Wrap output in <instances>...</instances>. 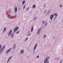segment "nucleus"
Returning <instances> with one entry per match:
<instances>
[{
  "label": "nucleus",
  "instance_id": "nucleus-1",
  "mask_svg": "<svg viewBox=\"0 0 63 63\" xmlns=\"http://www.w3.org/2000/svg\"><path fill=\"white\" fill-rule=\"evenodd\" d=\"M49 58V57L46 58L44 60V63H49V61H48Z\"/></svg>",
  "mask_w": 63,
  "mask_h": 63
},
{
  "label": "nucleus",
  "instance_id": "nucleus-2",
  "mask_svg": "<svg viewBox=\"0 0 63 63\" xmlns=\"http://www.w3.org/2000/svg\"><path fill=\"white\" fill-rule=\"evenodd\" d=\"M12 48H9L8 50L5 51L6 54H8V53L10 52V51L12 50Z\"/></svg>",
  "mask_w": 63,
  "mask_h": 63
},
{
  "label": "nucleus",
  "instance_id": "nucleus-3",
  "mask_svg": "<svg viewBox=\"0 0 63 63\" xmlns=\"http://www.w3.org/2000/svg\"><path fill=\"white\" fill-rule=\"evenodd\" d=\"M5 47V46H4L0 50V53H1V52H3L4 50V49Z\"/></svg>",
  "mask_w": 63,
  "mask_h": 63
},
{
  "label": "nucleus",
  "instance_id": "nucleus-4",
  "mask_svg": "<svg viewBox=\"0 0 63 63\" xmlns=\"http://www.w3.org/2000/svg\"><path fill=\"white\" fill-rule=\"evenodd\" d=\"M54 16V15L53 14H52L51 15H50V18L51 19V20H52V19H53V18Z\"/></svg>",
  "mask_w": 63,
  "mask_h": 63
},
{
  "label": "nucleus",
  "instance_id": "nucleus-5",
  "mask_svg": "<svg viewBox=\"0 0 63 63\" xmlns=\"http://www.w3.org/2000/svg\"><path fill=\"white\" fill-rule=\"evenodd\" d=\"M12 30H11L10 31V32L8 33V36H10L12 34Z\"/></svg>",
  "mask_w": 63,
  "mask_h": 63
},
{
  "label": "nucleus",
  "instance_id": "nucleus-6",
  "mask_svg": "<svg viewBox=\"0 0 63 63\" xmlns=\"http://www.w3.org/2000/svg\"><path fill=\"white\" fill-rule=\"evenodd\" d=\"M17 7H16L15 8V9H14V12L15 13H16L17 12Z\"/></svg>",
  "mask_w": 63,
  "mask_h": 63
},
{
  "label": "nucleus",
  "instance_id": "nucleus-7",
  "mask_svg": "<svg viewBox=\"0 0 63 63\" xmlns=\"http://www.w3.org/2000/svg\"><path fill=\"white\" fill-rule=\"evenodd\" d=\"M24 51L23 50H21L20 51V53L21 54H22V53H24Z\"/></svg>",
  "mask_w": 63,
  "mask_h": 63
},
{
  "label": "nucleus",
  "instance_id": "nucleus-8",
  "mask_svg": "<svg viewBox=\"0 0 63 63\" xmlns=\"http://www.w3.org/2000/svg\"><path fill=\"white\" fill-rule=\"evenodd\" d=\"M13 37H14V32L12 33L11 35V38H13Z\"/></svg>",
  "mask_w": 63,
  "mask_h": 63
},
{
  "label": "nucleus",
  "instance_id": "nucleus-9",
  "mask_svg": "<svg viewBox=\"0 0 63 63\" xmlns=\"http://www.w3.org/2000/svg\"><path fill=\"white\" fill-rule=\"evenodd\" d=\"M7 17H8V18H9V19H12V17H11L10 16H7Z\"/></svg>",
  "mask_w": 63,
  "mask_h": 63
},
{
  "label": "nucleus",
  "instance_id": "nucleus-10",
  "mask_svg": "<svg viewBox=\"0 0 63 63\" xmlns=\"http://www.w3.org/2000/svg\"><path fill=\"white\" fill-rule=\"evenodd\" d=\"M7 29H6V28H5L3 29V33H4L6 31V30Z\"/></svg>",
  "mask_w": 63,
  "mask_h": 63
},
{
  "label": "nucleus",
  "instance_id": "nucleus-11",
  "mask_svg": "<svg viewBox=\"0 0 63 63\" xmlns=\"http://www.w3.org/2000/svg\"><path fill=\"white\" fill-rule=\"evenodd\" d=\"M15 29H16V31H17L18 29V27H16L15 28Z\"/></svg>",
  "mask_w": 63,
  "mask_h": 63
},
{
  "label": "nucleus",
  "instance_id": "nucleus-12",
  "mask_svg": "<svg viewBox=\"0 0 63 63\" xmlns=\"http://www.w3.org/2000/svg\"><path fill=\"white\" fill-rule=\"evenodd\" d=\"M28 36H29L30 35H31V33H30V32H29L28 33Z\"/></svg>",
  "mask_w": 63,
  "mask_h": 63
},
{
  "label": "nucleus",
  "instance_id": "nucleus-13",
  "mask_svg": "<svg viewBox=\"0 0 63 63\" xmlns=\"http://www.w3.org/2000/svg\"><path fill=\"white\" fill-rule=\"evenodd\" d=\"M11 10H10V9H9L8 10V12L9 14H10L11 13Z\"/></svg>",
  "mask_w": 63,
  "mask_h": 63
},
{
  "label": "nucleus",
  "instance_id": "nucleus-14",
  "mask_svg": "<svg viewBox=\"0 0 63 63\" xmlns=\"http://www.w3.org/2000/svg\"><path fill=\"white\" fill-rule=\"evenodd\" d=\"M33 28H34V27L33 26H32L31 29V32H32V31H33Z\"/></svg>",
  "mask_w": 63,
  "mask_h": 63
},
{
  "label": "nucleus",
  "instance_id": "nucleus-15",
  "mask_svg": "<svg viewBox=\"0 0 63 63\" xmlns=\"http://www.w3.org/2000/svg\"><path fill=\"white\" fill-rule=\"evenodd\" d=\"M37 44H36L35 46L34 47V50H35V48H36V47H37Z\"/></svg>",
  "mask_w": 63,
  "mask_h": 63
},
{
  "label": "nucleus",
  "instance_id": "nucleus-16",
  "mask_svg": "<svg viewBox=\"0 0 63 63\" xmlns=\"http://www.w3.org/2000/svg\"><path fill=\"white\" fill-rule=\"evenodd\" d=\"M36 7V5L34 4L32 6V8H35Z\"/></svg>",
  "mask_w": 63,
  "mask_h": 63
},
{
  "label": "nucleus",
  "instance_id": "nucleus-17",
  "mask_svg": "<svg viewBox=\"0 0 63 63\" xmlns=\"http://www.w3.org/2000/svg\"><path fill=\"white\" fill-rule=\"evenodd\" d=\"M47 22H46L45 23V26H47Z\"/></svg>",
  "mask_w": 63,
  "mask_h": 63
},
{
  "label": "nucleus",
  "instance_id": "nucleus-18",
  "mask_svg": "<svg viewBox=\"0 0 63 63\" xmlns=\"http://www.w3.org/2000/svg\"><path fill=\"white\" fill-rule=\"evenodd\" d=\"M25 0H24L22 2V4L23 5V4H24L25 3Z\"/></svg>",
  "mask_w": 63,
  "mask_h": 63
},
{
  "label": "nucleus",
  "instance_id": "nucleus-19",
  "mask_svg": "<svg viewBox=\"0 0 63 63\" xmlns=\"http://www.w3.org/2000/svg\"><path fill=\"white\" fill-rule=\"evenodd\" d=\"M50 10H49V11H48L47 12V15H48V14H49V13L50 12Z\"/></svg>",
  "mask_w": 63,
  "mask_h": 63
},
{
  "label": "nucleus",
  "instance_id": "nucleus-20",
  "mask_svg": "<svg viewBox=\"0 0 63 63\" xmlns=\"http://www.w3.org/2000/svg\"><path fill=\"white\" fill-rule=\"evenodd\" d=\"M40 32L38 31L37 33V35H39V34L40 33Z\"/></svg>",
  "mask_w": 63,
  "mask_h": 63
},
{
  "label": "nucleus",
  "instance_id": "nucleus-21",
  "mask_svg": "<svg viewBox=\"0 0 63 63\" xmlns=\"http://www.w3.org/2000/svg\"><path fill=\"white\" fill-rule=\"evenodd\" d=\"M56 18H57V17H56V16H55L54 18V19L53 21H55V20Z\"/></svg>",
  "mask_w": 63,
  "mask_h": 63
},
{
  "label": "nucleus",
  "instance_id": "nucleus-22",
  "mask_svg": "<svg viewBox=\"0 0 63 63\" xmlns=\"http://www.w3.org/2000/svg\"><path fill=\"white\" fill-rule=\"evenodd\" d=\"M46 35H44L43 37V39H44L45 38H46Z\"/></svg>",
  "mask_w": 63,
  "mask_h": 63
},
{
  "label": "nucleus",
  "instance_id": "nucleus-23",
  "mask_svg": "<svg viewBox=\"0 0 63 63\" xmlns=\"http://www.w3.org/2000/svg\"><path fill=\"white\" fill-rule=\"evenodd\" d=\"M41 29H40L38 31L40 32H41Z\"/></svg>",
  "mask_w": 63,
  "mask_h": 63
},
{
  "label": "nucleus",
  "instance_id": "nucleus-24",
  "mask_svg": "<svg viewBox=\"0 0 63 63\" xmlns=\"http://www.w3.org/2000/svg\"><path fill=\"white\" fill-rule=\"evenodd\" d=\"M19 33V31H18L16 33V34H18V33Z\"/></svg>",
  "mask_w": 63,
  "mask_h": 63
},
{
  "label": "nucleus",
  "instance_id": "nucleus-25",
  "mask_svg": "<svg viewBox=\"0 0 63 63\" xmlns=\"http://www.w3.org/2000/svg\"><path fill=\"white\" fill-rule=\"evenodd\" d=\"M28 37L25 40V42H26V41H27V40H28Z\"/></svg>",
  "mask_w": 63,
  "mask_h": 63
},
{
  "label": "nucleus",
  "instance_id": "nucleus-26",
  "mask_svg": "<svg viewBox=\"0 0 63 63\" xmlns=\"http://www.w3.org/2000/svg\"><path fill=\"white\" fill-rule=\"evenodd\" d=\"M16 31V29H15V28L14 30H13V31L14 32H16V31Z\"/></svg>",
  "mask_w": 63,
  "mask_h": 63
},
{
  "label": "nucleus",
  "instance_id": "nucleus-27",
  "mask_svg": "<svg viewBox=\"0 0 63 63\" xmlns=\"http://www.w3.org/2000/svg\"><path fill=\"white\" fill-rule=\"evenodd\" d=\"M29 9V7H28L27 9H26V10L27 11H28V10Z\"/></svg>",
  "mask_w": 63,
  "mask_h": 63
},
{
  "label": "nucleus",
  "instance_id": "nucleus-28",
  "mask_svg": "<svg viewBox=\"0 0 63 63\" xmlns=\"http://www.w3.org/2000/svg\"><path fill=\"white\" fill-rule=\"evenodd\" d=\"M12 57V56H11V57H10L9 58V59H9V60H11V58Z\"/></svg>",
  "mask_w": 63,
  "mask_h": 63
},
{
  "label": "nucleus",
  "instance_id": "nucleus-29",
  "mask_svg": "<svg viewBox=\"0 0 63 63\" xmlns=\"http://www.w3.org/2000/svg\"><path fill=\"white\" fill-rule=\"evenodd\" d=\"M36 17H37L36 16L35 17L33 18V20H35V19H36Z\"/></svg>",
  "mask_w": 63,
  "mask_h": 63
},
{
  "label": "nucleus",
  "instance_id": "nucleus-30",
  "mask_svg": "<svg viewBox=\"0 0 63 63\" xmlns=\"http://www.w3.org/2000/svg\"><path fill=\"white\" fill-rule=\"evenodd\" d=\"M10 60H9V59H8L7 61V63H8V62H9Z\"/></svg>",
  "mask_w": 63,
  "mask_h": 63
},
{
  "label": "nucleus",
  "instance_id": "nucleus-31",
  "mask_svg": "<svg viewBox=\"0 0 63 63\" xmlns=\"http://www.w3.org/2000/svg\"><path fill=\"white\" fill-rule=\"evenodd\" d=\"M26 6V5H25L23 7V9H25V7Z\"/></svg>",
  "mask_w": 63,
  "mask_h": 63
},
{
  "label": "nucleus",
  "instance_id": "nucleus-32",
  "mask_svg": "<svg viewBox=\"0 0 63 63\" xmlns=\"http://www.w3.org/2000/svg\"><path fill=\"white\" fill-rule=\"evenodd\" d=\"M47 10H46L45 11L44 13H47Z\"/></svg>",
  "mask_w": 63,
  "mask_h": 63
},
{
  "label": "nucleus",
  "instance_id": "nucleus-33",
  "mask_svg": "<svg viewBox=\"0 0 63 63\" xmlns=\"http://www.w3.org/2000/svg\"><path fill=\"white\" fill-rule=\"evenodd\" d=\"M57 16H58V15H57V14H56V15L55 16L57 17Z\"/></svg>",
  "mask_w": 63,
  "mask_h": 63
},
{
  "label": "nucleus",
  "instance_id": "nucleus-34",
  "mask_svg": "<svg viewBox=\"0 0 63 63\" xmlns=\"http://www.w3.org/2000/svg\"><path fill=\"white\" fill-rule=\"evenodd\" d=\"M2 48V46H1V45H0V49L1 48Z\"/></svg>",
  "mask_w": 63,
  "mask_h": 63
},
{
  "label": "nucleus",
  "instance_id": "nucleus-35",
  "mask_svg": "<svg viewBox=\"0 0 63 63\" xmlns=\"http://www.w3.org/2000/svg\"><path fill=\"white\" fill-rule=\"evenodd\" d=\"M45 21H43V22H42V23L43 24H44V23H45Z\"/></svg>",
  "mask_w": 63,
  "mask_h": 63
},
{
  "label": "nucleus",
  "instance_id": "nucleus-36",
  "mask_svg": "<svg viewBox=\"0 0 63 63\" xmlns=\"http://www.w3.org/2000/svg\"><path fill=\"white\" fill-rule=\"evenodd\" d=\"M38 57H39V55L37 56L36 57V58H38Z\"/></svg>",
  "mask_w": 63,
  "mask_h": 63
},
{
  "label": "nucleus",
  "instance_id": "nucleus-37",
  "mask_svg": "<svg viewBox=\"0 0 63 63\" xmlns=\"http://www.w3.org/2000/svg\"><path fill=\"white\" fill-rule=\"evenodd\" d=\"M45 4H46V3H45L44 4V7H46V5H45Z\"/></svg>",
  "mask_w": 63,
  "mask_h": 63
},
{
  "label": "nucleus",
  "instance_id": "nucleus-38",
  "mask_svg": "<svg viewBox=\"0 0 63 63\" xmlns=\"http://www.w3.org/2000/svg\"><path fill=\"white\" fill-rule=\"evenodd\" d=\"M56 13H55L54 14V16H56Z\"/></svg>",
  "mask_w": 63,
  "mask_h": 63
},
{
  "label": "nucleus",
  "instance_id": "nucleus-39",
  "mask_svg": "<svg viewBox=\"0 0 63 63\" xmlns=\"http://www.w3.org/2000/svg\"><path fill=\"white\" fill-rule=\"evenodd\" d=\"M62 61H61L59 63H62Z\"/></svg>",
  "mask_w": 63,
  "mask_h": 63
},
{
  "label": "nucleus",
  "instance_id": "nucleus-40",
  "mask_svg": "<svg viewBox=\"0 0 63 63\" xmlns=\"http://www.w3.org/2000/svg\"><path fill=\"white\" fill-rule=\"evenodd\" d=\"M14 48H15V47H16L15 46H14Z\"/></svg>",
  "mask_w": 63,
  "mask_h": 63
},
{
  "label": "nucleus",
  "instance_id": "nucleus-41",
  "mask_svg": "<svg viewBox=\"0 0 63 63\" xmlns=\"http://www.w3.org/2000/svg\"><path fill=\"white\" fill-rule=\"evenodd\" d=\"M53 39H54V38H55V37L54 36L53 37Z\"/></svg>",
  "mask_w": 63,
  "mask_h": 63
},
{
  "label": "nucleus",
  "instance_id": "nucleus-42",
  "mask_svg": "<svg viewBox=\"0 0 63 63\" xmlns=\"http://www.w3.org/2000/svg\"><path fill=\"white\" fill-rule=\"evenodd\" d=\"M60 7H62V6H61V5H60Z\"/></svg>",
  "mask_w": 63,
  "mask_h": 63
},
{
  "label": "nucleus",
  "instance_id": "nucleus-43",
  "mask_svg": "<svg viewBox=\"0 0 63 63\" xmlns=\"http://www.w3.org/2000/svg\"><path fill=\"white\" fill-rule=\"evenodd\" d=\"M20 8H19V9H18V10H19V9Z\"/></svg>",
  "mask_w": 63,
  "mask_h": 63
},
{
  "label": "nucleus",
  "instance_id": "nucleus-44",
  "mask_svg": "<svg viewBox=\"0 0 63 63\" xmlns=\"http://www.w3.org/2000/svg\"><path fill=\"white\" fill-rule=\"evenodd\" d=\"M19 1H20V0H19Z\"/></svg>",
  "mask_w": 63,
  "mask_h": 63
},
{
  "label": "nucleus",
  "instance_id": "nucleus-45",
  "mask_svg": "<svg viewBox=\"0 0 63 63\" xmlns=\"http://www.w3.org/2000/svg\"><path fill=\"white\" fill-rule=\"evenodd\" d=\"M27 57H28V56H27Z\"/></svg>",
  "mask_w": 63,
  "mask_h": 63
},
{
  "label": "nucleus",
  "instance_id": "nucleus-46",
  "mask_svg": "<svg viewBox=\"0 0 63 63\" xmlns=\"http://www.w3.org/2000/svg\"><path fill=\"white\" fill-rule=\"evenodd\" d=\"M27 57H28V56H27Z\"/></svg>",
  "mask_w": 63,
  "mask_h": 63
}]
</instances>
